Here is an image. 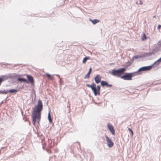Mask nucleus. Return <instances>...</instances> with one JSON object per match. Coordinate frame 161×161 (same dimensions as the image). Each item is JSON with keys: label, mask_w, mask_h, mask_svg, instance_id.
I'll return each instance as SVG.
<instances>
[{"label": "nucleus", "mask_w": 161, "mask_h": 161, "mask_svg": "<svg viewBox=\"0 0 161 161\" xmlns=\"http://www.w3.org/2000/svg\"><path fill=\"white\" fill-rule=\"evenodd\" d=\"M43 104L42 100L39 99L37 102V104L35 105L33 109L32 113V118L33 124L35 125L36 119L37 123L39 124L41 118V112L43 109Z\"/></svg>", "instance_id": "nucleus-1"}, {"label": "nucleus", "mask_w": 161, "mask_h": 161, "mask_svg": "<svg viewBox=\"0 0 161 161\" xmlns=\"http://www.w3.org/2000/svg\"><path fill=\"white\" fill-rule=\"evenodd\" d=\"M125 70V68L119 69L118 70L114 69L112 70L111 72L110 73L114 76L118 77H120L121 75L124 73Z\"/></svg>", "instance_id": "nucleus-2"}, {"label": "nucleus", "mask_w": 161, "mask_h": 161, "mask_svg": "<svg viewBox=\"0 0 161 161\" xmlns=\"http://www.w3.org/2000/svg\"><path fill=\"white\" fill-rule=\"evenodd\" d=\"M133 73H125V74L120 77L121 79L125 80H131Z\"/></svg>", "instance_id": "nucleus-3"}, {"label": "nucleus", "mask_w": 161, "mask_h": 161, "mask_svg": "<svg viewBox=\"0 0 161 161\" xmlns=\"http://www.w3.org/2000/svg\"><path fill=\"white\" fill-rule=\"evenodd\" d=\"M86 86L91 88L92 91H93L95 95L96 96L97 95L96 85L94 83H92L91 85H90L89 84H86Z\"/></svg>", "instance_id": "nucleus-4"}, {"label": "nucleus", "mask_w": 161, "mask_h": 161, "mask_svg": "<svg viewBox=\"0 0 161 161\" xmlns=\"http://www.w3.org/2000/svg\"><path fill=\"white\" fill-rule=\"evenodd\" d=\"M153 65L148 66H144L140 68L138 70V72L142 71H146L150 70L152 68Z\"/></svg>", "instance_id": "nucleus-5"}, {"label": "nucleus", "mask_w": 161, "mask_h": 161, "mask_svg": "<svg viewBox=\"0 0 161 161\" xmlns=\"http://www.w3.org/2000/svg\"><path fill=\"white\" fill-rule=\"evenodd\" d=\"M26 76L27 77V79H28V83H30L31 85L34 84V80L33 78V77L31 75H26Z\"/></svg>", "instance_id": "nucleus-6"}, {"label": "nucleus", "mask_w": 161, "mask_h": 161, "mask_svg": "<svg viewBox=\"0 0 161 161\" xmlns=\"http://www.w3.org/2000/svg\"><path fill=\"white\" fill-rule=\"evenodd\" d=\"M108 146L109 147H112L114 145L113 143L111 140L107 136H105Z\"/></svg>", "instance_id": "nucleus-7"}, {"label": "nucleus", "mask_w": 161, "mask_h": 161, "mask_svg": "<svg viewBox=\"0 0 161 161\" xmlns=\"http://www.w3.org/2000/svg\"><path fill=\"white\" fill-rule=\"evenodd\" d=\"M107 126L109 130L111 133L113 135H114L115 134V130L113 126L109 123L108 124Z\"/></svg>", "instance_id": "nucleus-8"}, {"label": "nucleus", "mask_w": 161, "mask_h": 161, "mask_svg": "<svg viewBox=\"0 0 161 161\" xmlns=\"http://www.w3.org/2000/svg\"><path fill=\"white\" fill-rule=\"evenodd\" d=\"M101 78L100 75H97L94 78L95 82L97 84L99 83L101 81Z\"/></svg>", "instance_id": "nucleus-9"}, {"label": "nucleus", "mask_w": 161, "mask_h": 161, "mask_svg": "<svg viewBox=\"0 0 161 161\" xmlns=\"http://www.w3.org/2000/svg\"><path fill=\"white\" fill-rule=\"evenodd\" d=\"M101 85L102 86H107L109 87H111L112 86V85L111 84H108V83L105 81H102L101 82Z\"/></svg>", "instance_id": "nucleus-10"}, {"label": "nucleus", "mask_w": 161, "mask_h": 161, "mask_svg": "<svg viewBox=\"0 0 161 161\" xmlns=\"http://www.w3.org/2000/svg\"><path fill=\"white\" fill-rule=\"evenodd\" d=\"M10 78L15 79L17 76H20L19 75H17L16 73H11L9 74Z\"/></svg>", "instance_id": "nucleus-11"}, {"label": "nucleus", "mask_w": 161, "mask_h": 161, "mask_svg": "<svg viewBox=\"0 0 161 161\" xmlns=\"http://www.w3.org/2000/svg\"><path fill=\"white\" fill-rule=\"evenodd\" d=\"M17 80L20 82H23L24 83H28V80L25 78L22 77H18L17 78Z\"/></svg>", "instance_id": "nucleus-12"}, {"label": "nucleus", "mask_w": 161, "mask_h": 161, "mask_svg": "<svg viewBox=\"0 0 161 161\" xmlns=\"http://www.w3.org/2000/svg\"><path fill=\"white\" fill-rule=\"evenodd\" d=\"M9 74H8L7 75H5L3 76L2 77H0V79H1V80H2V82H3L4 80H7L8 79L10 78L9 77Z\"/></svg>", "instance_id": "nucleus-13"}, {"label": "nucleus", "mask_w": 161, "mask_h": 161, "mask_svg": "<svg viewBox=\"0 0 161 161\" xmlns=\"http://www.w3.org/2000/svg\"><path fill=\"white\" fill-rule=\"evenodd\" d=\"M89 20L94 25L95 24H96L100 22V20H99L97 19H89Z\"/></svg>", "instance_id": "nucleus-14"}, {"label": "nucleus", "mask_w": 161, "mask_h": 161, "mask_svg": "<svg viewBox=\"0 0 161 161\" xmlns=\"http://www.w3.org/2000/svg\"><path fill=\"white\" fill-rule=\"evenodd\" d=\"M18 92V90L15 89H11L8 90V92L11 93H15Z\"/></svg>", "instance_id": "nucleus-15"}, {"label": "nucleus", "mask_w": 161, "mask_h": 161, "mask_svg": "<svg viewBox=\"0 0 161 161\" xmlns=\"http://www.w3.org/2000/svg\"><path fill=\"white\" fill-rule=\"evenodd\" d=\"M48 120H49V122L50 123H52L53 121H52V119L51 118V114H50V112H49L48 113Z\"/></svg>", "instance_id": "nucleus-16"}, {"label": "nucleus", "mask_w": 161, "mask_h": 161, "mask_svg": "<svg viewBox=\"0 0 161 161\" xmlns=\"http://www.w3.org/2000/svg\"><path fill=\"white\" fill-rule=\"evenodd\" d=\"M8 93V90H4V91H1L0 90V94H7Z\"/></svg>", "instance_id": "nucleus-17"}, {"label": "nucleus", "mask_w": 161, "mask_h": 161, "mask_svg": "<svg viewBox=\"0 0 161 161\" xmlns=\"http://www.w3.org/2000/svg\"><path fill=\"white\" fill-rule=\"evenodd\" d=\"M161 62V61L159 59L156 61H155L152 65H153V66L154 64H156V65H158L159 64V62Z\"/></svg>", "instance_id": "nucleus-18"}, {"label": "nucleus", "mask_w": 161, "mask_h": 161, "mask_svg": "<svg viewBox=\"0 0 161 161\" xmlns=\"http://www.w3.org/2000/svg\"><path fill=\"white\" fill-rule=\"evenodd\" d=\"M147 38V37L146 35L144 33H143V36L142 38V41H144L146 40Z\"/></svg>", "instance_id": "nucleus-19"}, {"label": "nucleus", "mask_w": 161, "mask_h": 161, "mask_svg": "<svg viewBox=\"0 0 161 161\" xmlns=\"http://www.w3.org/2000/svg\"><path fill=\"white\" fill-rule=\"evenodd\" d=\"M47 76L49 79L53 80V77H52L51 75L47 73L46 74Z\"/></svg>", "instance_id": "nucleus-20"}, {"label": "nucleus", "mask_w": 161, "mask_h": 161, "mask_svg": "<svg viewBox=\"0 0 161 161\" xmlns=\"http://www.w3.org/2000/svg\"><path fill=\"white\" fill-rule=\"evenodd\" d=\"M100 86L99 85H97V92H98V94L99 95L100 94V93H99V92H100Z\"/></svg>", "instance_id": "nucleus-21"}, {"label": "nucleus", "mask_w": 161, "mask_h": 161, "mask_svg": "<svg viewBox=\"0 0 161 161\" xmlns=\"http://www.w3.org/2000/svg\"><path fill=\"white\" fill-rule=\"evenodd\" d=\"M89 57H85L83 58V63H85L86 61L88 59H89Z\"/></svg>", "instance_id": "nucleus-22"}, {"label": "nucleus", "mask_w": 161, "mask_h": 161, "mask_svg": "<svg viewBox=\"0 0 161 161\" xmlns=\"http://www.w3.org/2000/svg\"><path fill=\"white\" fill-rule=\"evenodd\" d=\"M89 77H90V75H88L87 74L85 76V78H89Z\"/></svg>", "instance_id": "nucleus-23"}, {"label": "nucleus", "mask_w": 161, "mask_h": 161, "mask_svg": "<svg viewBox=\"0 0 161 161\" xmlns=\"http://www.w3.org/2000/svg\"><path fill=\"white\" fill-rule=\"evenodd\" d=\"M128 130L129 131H130V132H131V135L132 136H133V131H132V130L130 129V128H128Z\"/></svg>", "instance_id": "nucleus-24"}, {"label": "nucleus", "mask_w": 161, "mask_h": 161, "mask_svg": "<svg viewBox=\"0 0 161 161\" xmlns=\"http://www.w3.org/2000/svg\"><path fill=\"white\" fill-rule=\"evenodd\" d=\"M138 58V56H134L133 57V58L137 59Z\"/></svg>", "instance_id": "nucleus-25"}, {"label": "nucleus", "mask_w": 161, "mask_h": 161, "mask_svg": "<svg viewBox=\"0 0 161 161\" xmlns=\"http://www.w3.org/2000/svg\"><path fill=\"white\" fill-rule=\"evenodd\" d=\"M139 4L140 5H142L143 4V3L142 2L141 0H140Z\"/></svg>", "instance_id": "nucleus-26"}, {"label": "nucleus", "mask_w": 161, "mask_h": 161, "mask_svg": "<svg viewBox=\"0 0 161 161\" xmlns=\"http://www.w3.org/2000/svg\"><path fill=\"white\" fill-rule=\"evenodd\" d=\"M161 25H158V29H159L161 28Z\"/></svg>", "instance_id": "nucleus-27"}, {"label": "nucleus", "mask_w": 161, "mask_h": 161, "mask_svg": "<svg viewBox=\"0 0 161 161\" xmlns=\"http://www.w3.org/2000/svg\"><path fill=\"white\" fill-rule=\"evenodd\" d=\"M89 72H91V71H92V69H91V68H90L89 69Z\"/></svg>", "instance_id": "nucleus-28"}, {"label": "nucleus", "mask_w": 161, "mask_h": 161, "mask_svg": "<svg viewBox=\"0 0 161 161\" xmlns=\"http://www.w3.org/2000/svg\"><path fill=\"white\" fill-rule=\"evenodd\" d=\"M2 80H1V79H0V86L1 85V84L2 83Z\"/></svg>", "instance_id": "nucleus-29"}, {"label": "nucleus", "mask_w": 161, "mask_h": 161, "mask_svg": "<svg viewBox=\"0 0 161 161\" xmlns=\"http://www.w3.org/2000/svg\"><path fill=\"white\" fill-rule=\"evenodd\" d=\"M3 103V102L2 101L1 103H0V106H1L2 104Z\"/></svg>", "instance_id": "nucleus-30"}, {"label": "nucleus", "mask_w": 161, "mask_h": 161, "mask_svg": "<svg viewBox=\"0 0 161 161\" xmlns=\"http://www.w3.org/2000/svg\"><path fill=\"white\" fill-rule=\"evenodd\" d=\"M91 73V72H89V71H88V73L87 74H88V75H90V74Z\"/></svg>", "instance_id": "nucleus-31"}, {"label": "nucleus", "mask_w": 161, "mask_h": 161, "mask_svg": "<svg viewBox=\"0 0 161 161\" xmlns=\"http://www.w3.org/2000/svg\"><path fill=\"white\" fill-rule=\"evenodd\" d=\"M91 73V72H89V71H88V73L87 74H88V75H90V74Z\"/></svg>", "instance_id": "nucleus-32"}, {"label": "nucleus", "mask_w": 161, "mask_h": 161, "mask_svg": "<svg viewBox=\"0 0 161 161\" xmlns=\"http://www.w3.org/2000/svg\"><path fill=\"white\" fill-rule=\"evenodd\" d=\"M56 75L59 78V75Z\"/></svg>", "instance_id": "nucleus-33"}, {"label": "nucleus", "mask_w": 161, "mask_h": 161, "mask_svg": "<svg viewBox=\"0 0 161 161\" xmlns=\"http://www.w3.org/2000/svg\"><path fill=\"white\" fill-rule=\"evenodd\" d=\"M67 107H68L69 108V106L68 105H67Z\"/></svg>", "instance_id": "nucleus-34"}, {"label": "nucleus", "mask_w": 161, "mask_h": 161, "mask_svg": "<svg viewBox=\"0 0 161 161\" xmlns=\"http://www.w3.org/2000/svg\"><path fill=\"white\" fill-rule=\"evenodd\" d=\"M69 147V149L70 148L69 146V147Z\"/></svg>", "instance_id": "nucleus-35"}, {"label": "nucleus", "mask_w": 161, "mask_h": 161, "mask_svg": "<svg viewBox=\"0 0 161 161\" xmlns=\"http://www.w3.org/2000/svg\"><path fill=\"white\" fill-rule=\"evenodd\" d=\"M7 64V65H10V64Z\"/></svg>", "instance_id": "nucleus-36"}, {"label": "nucleus", "mask_w": 161, "mask_h": 161, "mask_svg": "<svg viewBox=\"0 0 161 161\" xmlns=\"http://www.w3.org/2000/svg\"><path fill=\"white\" fill-rule=\"evenodd\" d=\"M151 54H152V53H149V54H150V55H151Z\"/></svg>", "instance_id": "nucleus-37"}, {"label": "nucleus", "mask_w": 161, "mask_h": 161, "mask_svg": "<svg viewBox=\"0 0 161 161\" xmlns=\"http://www.w3.org/2000/svg\"><path fill=\"white\" fill-rule=\"evenodd\" d=\"M155 17V16H153V17Z\"/></svg>", "instance_id": "nucleus-38"}, {"label": "nucleus", "mask_w": 161, "mask_h": 161, "mask_svg": "<svg viewBox=\"0 0 161 161\" xmlns=\"http://www.w3.org/2000/svg\"><path fill=\"white\" fill-rule=\"evenodd\" d=\"M7 98H6V101Z\"/></svg>", "instance_id": "nucleus-39"}]
</instances>
